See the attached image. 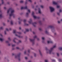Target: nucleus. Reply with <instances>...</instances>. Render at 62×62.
I'll return each instance as SVG.
<instances>
[{
	"mask_svg": "<svg viewBox=\"0 0 62 62\" xmlns=\"http://www.w3.org/2000/svg\"><path fill=\"white\" fill-rule=\"evenodd\" d=\"M45 62H48V60H45Z\"/></svg>",
	"mask_w": 62,
	"mask_h": 62,
	"instance_id": "24",
	"label": "nucleus"
},
{
	"mask_svg": "<svg viewBox=\"0 0 62 62\" xmlns=\"http://www.w3.org/2000/svg\"><path fill=\"white\" fill-rule=\"evenodd\" d=\"M56 47V45H54L53 47L49 49H48L46 50V53L47 54H51L52 52V51L53 50L54 48H55Z\"/></svg>",
	"mask_w": 62,
	"mask_h": 62,
	"instance_id": "2",
	"label": "nucleus"
},
{
	"mask_svg": "<svg viewBox=\"0 0 62 62\" xmlns=\"http://www.w3.org/2000/svg\"><path fill=\"white\" fill-rule=\"evenodd\" d=\"M3 27H1L0 28V29H1V30H2V29H3Z\"/></svg>",
	"mask_w": 62,
	"mask_h": 62,
	"instance_id": "18",
	"label": "nucleus"
},
{
	"mask_svg": "<svg viewBox=\"0 0 62 62\" xmlns=\"http://www.w3.org/2000/svg\"><path fill=\"white\" fill-rule=\"evenodd\" d=\"M39 30H41V28H40L39 29Z\"/></svg>",
	"mask_w": 62,
	"mask_h": 62,
	"instance_id": "49",
	"label": "nucleus"
},
{
	"mask_svg": "<svg viewBox=\"0 0 62 62\" xmlns=\"http://www.w3.org/2000/svg\"><path fill=\"white\" fill-rule=\"evenodd\" d=\"M25 59L26 60V59H27L28 58H27V57H25Z\"/></svg>",
	"mask_w": 62,
	"mask_h": 62,
	"instance_id": "44",
	"label": "nucleus"
},
{
	"mask_svg": "<svg viewBox=\"0 0 62 62\" xmlns=\"http://www.w3.org/2000/svg\"><path fill=\"white\" fill-rule=\"evenodd\" d=\"M7 22H9V20H7Z\"/></svg>",
	"mask_w": 62,
	"mask_h": 62,
	"instance_id": "58",
	"label": "nucleus"
},
{
	"mask_svg": "<svg viewBox=\"0 0 62 62\" xmlns=\"http://www.w3.org/2000/svg\"><path fill=\"white\" fill-rule=\"evenodd\" d=\"M62 12V10H60L59 11L60 12Z\"/></svg>",
	"mask_w": 62,
	"mask_h": 62,
	"instance_id": "42",
	"label": "nucleus"
},
{
	"mask_svg": "<svg viewBox=\"0 0 62 62\" xmlns=\"http://www.w3.org/2000/svg\"><path fill=\"white\" fill-rule=\"evenodd\" d=\"M60 7V6H59V5H57V8H59Z\"/></svg>",
	"mask_w": 62,
	"mask_h": 62,
	"instance_id": "29",
	"label": "nucleus"
},
{
	"mask_svg": "<svg viewBox=\"0 0 62 62\" xmlns=\"http://www.w3.org/2000/svg\"><path fill=\"white\" fill-rule=\"evenodd\" d=\"M29 30L31 31V29H30Z\"/></svg>",
	"mask_w": 62,
	"mask_h": 62,
	"instance_id": "55",
	"label": "nucleus"
},
{
	"mask_svg": "<svg viewBox=\"0 0 62 62\" xmlns=\"http://www.w3.org/2000/svg\"><path fill=\"white\" fill-rule=\"evenodd\" d=\"M28 62H31V61H29Z\"/></svg>",
	"mask_w": 62,
	"mask_h": 62,
	"instance_id": "59",
	"label": "nucleus"
},
{
	"mask_svg": "<svg viewBox=\"0 0 62 62\" xmlns=\"http://www.w3.org/2000/svg\"><path fill=\"white\" fill-rule=\"evenodd\" d=\"M16 48L17 49H19V47H17Z\"/></svg>",
	"mask_w": 62,
	"mask_h": 62,
	"instance_id": "45",
	"label": "nucleus"
},
{
	"mask_svg": "<svg viewBox=\"0 0 62 62\" xmlns=\"http://www.w3.org/2000/svg\"><path fill=\"white\" fill-rule=\"evenodd\" d=\"M8 39H9V40H10V37H9L8 38Z\"/></svg>",
	"mask_w": 62,
	"mask_h": 62,
	"instance_id": "36",
	"label": "nucleus"
},
{
	"mask_svg": "<svg viewBox=\"0 0 62 62\" xmlns=\"http://www.w3.org/2000/svg\"><path fill=\"white\" fill-rule=\"evenodd\" d=\"M8 45H9H9H10V44H8Z\"/></svg>",
	"mask_w": 62,
	"mask_h": 62,
	"instance_id": "62",
	"label": "nucleus"
},
{
	"mask_svg": "<svg viewBox=\"0 0 62 62\" xmlns=\"http://www.w3.org/2000/svg\"><path fill=\"white\" fill-rule=\"evenodd\" d=\"M15 45H12V47H14V46H15Z\"/></svg>",
	"mask_w": 62,
	"mask_h": 62,
	"instance_id": "40",
	"label": "nucleus"
},
{
	"mask_svg": "<svg viewBox=\"0 0 62 62\" xmlns=\"http://www.w3.org/2000/svg\"><path fill=\"white\" fill-rule=\"evenodd\" d=\"M54 35H56V33H54Z\"/></svg>",
	"mask_w": 62,
	"mask_h": 62,
	"instance_id": "51",
	"label": "nucleus"
},
{
	"mask_svg": "<svg viewBox=\"0 0 62 62\" xmlns=\"http://www.w3.org/2000/svg\"><path fill=\"white\" fill-rule=\"evenodd\" d=\"M29 14V13H26V16H27V15H28V14Z\"/></svg>",
	"mask_w": 62,
	"mask_h": 62,
	"instance_id": "27",
	"label": "nucleus"
},
{
	"mask_svg": "<svg viewBox=\"0 0 62 62\" xmlns=\"http://www.w3.org/2000/svg\"><path fill=\"white\" fill-rule=\"evenodd\" d=\"M49 8L50 9V11L51 12H53V11L54 10V8L52 7H50Z\"/></svg>",
	"mask_w": 62,
	"mask_h": 62,
	"instance_id": "4",
	"label": "nucleus"
},
{
	"mask_svg": "<svg viewBox=\"0 0 62 62\" xmlns=\"http://www.w3.org/2000/svg\"><path fill=\"white\" fill-rule=\"evenodd\" d=\"M45 33H46V34H47L48 32L47 31H45Z\"/></svg>",
	"mask_w": 62,
	"mask_h": 62,
	"instance_id": "26",
	"label": "nucleus"
},
{
	"mask_svg": "<svg viewBox=\"0 0 62 62\" xmlns=\"http://www.w3.org/2000/svg\"><path fill=\"white\" fill-rule=\"evenodd\" d=\"M57 14L58 15H59V14H60V13H57Z\"/></svg>",
	"mask_w": 62,
	"mask_h": 62,
	"instance_id": "43",
	"label": "nucleus"
},
{
	"mask_svg": "<svg viewBox=\"0 0 62 62\" xmlns=\"http://www.w3.org/2000/svg\"><path fill=\"white\" fill-rule=\"evenodd\" d=\"M15 58H18V57H19V55H16L15 56Z\"/></svg>",
	"mask_w": 62,
	"mask_h": 62,
	"instance_id": "14",
	"label": "nucleus"
},
{
	"mask_svg": "<svg viewBox=\"0 0 62 62\" xmlns=\"http://www.w3.org/2000/svg\"><path fill=\"white\" fill-rule=\"evenodd\" d=\"M28 11L29 12V13H30V10L29 9H28Z\"/></svg>",
	"mask_w": 62,
	"mask_h": 62,
	"instance_id": "19",
	"label": "nucleus"
},
{
	"mask_svg": "<svg viewBox=\"0 0 62 62\" xmlns=\"http://www.w3.org/2000/svg\"><path fill=\"white\" fill-rule=\"evenodd\" d=\"M29 40L30 41L32 42V43L33 44H34L35 43V41H34V40L32 39H30Z\"/></svg>",
	"mask_w": 62,
	"mask_h": 62,
	"instance_id": "7",
	"label": "nucleus"
},
{
	"mask_svg": "<svg viewBox=\"0 0 62 62\" xmlns=\"http://www.w3.org/2000/svg\"><path fill=\"white\" fill-rule=\"evenodd\" d=\"M47 43H53V42L51 40L47 41Z\"/></svg>",
	"mask_w": 62,
	"mask_h": 62,
	"instance_id": "8",
	"label": "nucleus"
},
{
	"mask_svg": "<svg viewBox=\"0 0 62 62\" xmlns=\"http://www.w3.org/2000/svg\"><path fill=\"white\" fill-rule=\"evenodd\" d=\"M19 29H21V28L20 27V28H19Z\"/></svg>",
	"mask_w": 62,
	"mask_h": 62,
	"instance_id": "57",
	"label": "nucleus"
},
{
	"mask_svg": "<svg viewBox=\"0 0 62 62\" xmlns=\"http://www.w3.org/2000/svg\"><path fill=\"white\" fill-rule=\"evenodd\" d=\"M57 55L58 56L59 55V53H57Z\"/></svg>",
	"mask_w": 62,
	"mask_h": 62,
	"instance_id": "25",
	"label": "nucleus"
},
{
	"mask_svg": "<svg viewBox=\"0 0 62 62\" xmlns=\"http://www.w3.org/2000/svg\"><path fill=\"white\" fill-rule=\"evenodd\" d=\"M59 61H61V60L60 59H59Z\"/></svg>",
	"mask_w": 62,
	"mask_h": 62,
	"instance_id": "48",
	"label": "nucleus"
},
{
	"mask_svg": "<svg viewBox=\"0 0 62 62\" xmlns=\"http://www.w3.org/2000/svg\"><path fill=\"white\" fill-rule=\"evenodd\" d=\"M30 52V50H28V53H29V52Z\"/></svg>",
	"mask_w": 62,
	"mask_h": 62,
	"instance_id": "46",
	"label": "nucleus"
},
{
	"mask_svg": "<svg viewBox=\"0 0 62 62\" xmlns=\"http://www.w3.org/2000/svg\"><path fill=\"white\" fill-rule=\"evenodd\" d=\"M26 53V51H25L24 52V54H25V53Z\"/></svg>",
	"mask_w": 62,
	"mask_h": 62,
	"instance_id": "52",
	"label": "nucleus"
},
{
	"mask_svg": "<svg viewBox=\"0 0 62 62\" xmlns=\"http://www.w3.org/2000/svg\"><path fill=\"white\" fill-rule=\"evenodd\" d=\"M2 4H3V0H2Z\"/></svg>",
	"mask_w": 62,
	"mask_h": 62,
	"instance_id": "54",
	"label": "nucleus"
},
{
	"mask_svg": "<svg viewBox=\"0 0 62 62\" xmlns=\"http://www.w3.org/2000/svg\"><path fill=\"white\" fill-rule=\"evenodd\" d=\"M34 56H36V54L34 53Z\"/></svg>",
	"mask_w": 62,
	"mask_h": 62,
	"instance_id": "37",
	"label": "nucleus"
},
{
	"mask_svg": "<svg viewBox=\"0 0 62 62\" xmlns=\"http://www.w3.org/2000/svg\"><path fill=\"white\" fill-rule=\"evenodd\" d=\"M15 38L13 40V41L14 42H16L15 41Z\"/></svg>",
	"mask_w": 62,
	"mask_h": 62,
	"instance_id": "33",
	"label": "nucleus"
},
{
	"mask_svg": "<svg viewBox=\"0 0 62 62\" xmlns=\"http://www.w3.org/2000/svg\"><path fill=\"white\" fill-rule=\"evenodd\" d=\"M38 39H38H39L38 38V39Z\"/></svg>",
	"mask_w": 62,
	"mask_h": 62,
	"instance_id": "64",
	"label": "nucleus"
},
{
	"mask_svg": "<svg viewBox=\"0 0 62 62\" xmlns=\"http://www.w3.org/2000/svg\"><path fill=\"white\" fill-rule=\"evenodd\" d=\"M34 39H36V38H37V36H35L34 37Z\"/></svg>",
	"mask_w": 62,
	"mask_h": 62,
	"instance_id": "34",
	"label": "nucleus"
},
{
	"mask_svg": "<svg viewBox=\"0 0 62 62\" xmlns=\"http://www.w3.org/2000/svg\"><path fill=\"white\" fill-rule=\"evenodd\" d=\"M27 2H32V0H26V1L25 2V3L26 4L27 3Z\"/></svg>",
	"mask_w": 62,
	"mask_h": 62,
	"instance_id": "10",
	"label": "nucleus"
},
{
	"mask_svg": "<svg viewBox=\"0 0 62 62\" xmlns=\"http://www.w3.org/2000/svg\"><path fill=\"white\" fill-rule=\"evenodd\" d=\"M53 4H54V5H56L57 4V3H56V2L54 1H53Z\"/></svg>",
	"mask_w": 62,
	"mask_h": 62,
	"instance_id": "11",
	"label": "nucleus"
},
{
	"mask_svg": "<svg viewBox=\"0 0 62 62\" xmlns=\"http://www.w3.org/2000/svg\"><path fill=\"white\" fill-rule=\"evenodd\" d=\"M11 30V28H9V29L7 28L6 29V31H9V30Z\"/></svg>",
	"mask_w": 62,
	"mask_h": 62,
	"instance_id": "13",
	"label": "nucleus"
},
{
	"mask_svg": "<svg viewBox=\"0 0 62 62\" xmlns=\"http://www.w3.org/2000/svg\"><path fill=\"white\" fill-rule=\"evenodd\" d=\"M10 12L11 14H9V16L10 17L13 15V17L14 18H15L16 17V16L15 15H13V13L15 12L14 10H13L12 8H11L7 11L8 13Z\"/></svg>",
	"mask_w": 62,
	"mask_h": 62,
	"instance_id": "1",
	"label": "nucleus"
},
{
	"mask_svg": "<svg viewBox=\"0 0 62 62\" xmlns=\"http://www.w3.org/2000/svg\"><path fill=\"white\" fill-rule=\"evenodd\" d=\"M16 34L15 35L16 36H17L18 37H19V38H21V37H20V36H18V35H20V34H21V32H17L16 33Z\"/></svg>",
	"mask_w": 62,
	"mask_h": 62,
	"instance_id": "5",
	"label": "nucleus"
},
{
	"mask_svg": "<svg viewBox=\"0 0 62 62\" xmlns=\"http://www.w3.org/2000/svg\"><path fill=\"white\" fill-rule=\"evenodd\" d=\"M27 6H26L25 7H22L21 8V9H27Z\"/></svg>",
	"mask_w": 62,
	"mask_h": 62,
	"instance_id": "9",
	"label": "nucleus"
},
{
	"mask_svg": "<svg viewBox=\"0 0 62 62\" xmlns=\"http://www.w3.org/2000/svg\"><path fill=\"white\" fill-rule=\"evenodd\" d=\"M6 43H8V41H6Z\"/></svg>",
	"mask_w": 62,
	"mask_h": 62,
	"instance_id": "39",
	"label": "nucleus"
},
{
	"mask_svg": "<svg viewBox=\"0 0 62 62\" xmlns=\"http://www.w3.org/2000/svg\"><path fill=\"white\" fill-rule=\"evenodd\" d=\"M35 10H37V9H35Z\"/></svg>",
	"mask_w": 62,
	"mask_h": 62,
	"instance_id": "61",
	"label": "nucleus"
},
{
	"mask_svg": "<svg viewBox=\"0 0 62 62\" xmlns=\"http://www.w3.org/2000/svg\"><path fill=\"white\" fill-rule=\"evenodd\" d=\"M0 36H1V37H2V34H0Z\"/></svg>",
	"mask_w": 62,
	"mask_h": 62,
	"instance_id": "47",
	"label": "nucleus"
},
{
	"mask_svg": "<svg viewBox=\"0 0 62 62\" xmlns=\"http://www.w3.org/2000/svg\"><path fill=\"white\" fill-rule=\"evenodd\" d=\"M11 24H13V21H11Z\"/></svg>",
	"mask_w": 62,
	"mask_h": 62,
	"instance_id": "23",
	"label": "nucleus"
},
{
	"mask_svg": "<svg viewBox=\"0 0 62 62\" xmlns=\"http://www.w3.org/2000/svg\"><path fill=\"white\" fill-rule=\"evenodd\" d=\"M2 17V15H0V18H1Z\"/></svg>",
	"mask_w": 62,
	"mask_h": 62,
	"instance_id": "31",
	"label": "nucleus"
},
{
	"mask_svg": "<svg viewBox=\"0 0 62 62\" xmlns=\"http://www.w3.org/2000/svg\"><path fill=\"white\" fill-rule=\"evenodd\" d=\"M4 34L5 35H6L7 34V33H6V31H4Z\"/></svg>",
	"mask_w": 62,
	"mask_h": 62,
	"instance_id": "32",
	"label": "nucleus"
},
{
	"mask_svg": "<svg viewBox=\"0 0 62 62\" xmlns=\"http://www.w3.org/2000/svg\"><path fill=\"white\" fill-rule=\"evenodd\" d=\"M53 26H48V28H52Z\"/></svg>",
	"mask_w": 62,
	"mask_h": 62,
	"instance_id": "20",
	"label": "nucleus"
},
{
	"mask_svg": "<svg viewBox=\"0 0 62 62\" xmlns=\"http://www.w3.org/2000/svg\"><path fill=\"white\" fill-rule=\"evenodd\" d=\"M1 53V51H0V53Z\"/></svg>",
	"mask_w": 62,
	"mask_h": 62,
	"instance_id": "63",
	"label": "nucleus"
},
{
	"mask_svg": "<svg viewBox=\"0 0 62 62\" xmlns=\"http://www.w3.org/2000/svg\"><path fill=\"white\" fill-rule=\"evenodd\" d=\"M61 22H62V19L61 20Z\"/></svg>",
	"mask_w": 62,
	"mask_h": 62,
	"instance_id": "60",
	"label": "nucleus"
},
{
	"mask_svg": "<svg viewBox=\"0 0 62 62\" xmlns=\"http://www.w3.org/2000/svg\"><path fill=\"white\" fill-rule=\"evenodd\" d=\"M40 7H41V8H44V6L42 5H41L40 6Z\"/></svg>",
	"mask_w": 62,
	"mask_h": 62,
	"instance_id": "22",
	"label": "nucleus"
},
{
	"mask_svg": "<svg viewBox=\"0 0 62 62\" xmlns=\"http://www.w3.org/2000/svg\"><path fill=\"white\" fill-rule=\"evenodd\" d=\"M0 40L1 41H2L4 40V39L0 38Z\"/></svg>",
	"mask_w": 62,
	"mask_h": 62,
	"instance_id": "15",
	"label": "nucleus"
},
{
	"mask_svg": "<svg viewBox=\"0 0 62 62\" xmlns=\"http://www.w3.org/2000/svg\"><path fill=\"white\" fill-rule=\"evenodd\" d=\"M23 22H26V20H24L23 21Z\"/></svg>",
	"mask_w": 62,
	"mask_h": 62,
	"instance_id": "38",
	"label": "nucleus"
},
{
	"mask_svg": "<svg viewBox=\"0 0 62 62\" xmlns=\"http://www.w3.org/2000/svg\"><path fill=\"white\" fill-rule=\"evenodd\" d=\"M19 43H21V42H22V41L21 40H19Z\"/></svg>",
	"mask_w": 62,
	"mask_h": 62,
	"instance_id": "35",
	"label": "nucleus"
},
{
	"mask_svg": "<svg viewBox=\"0 0 62 62\" xmlns=\"http://www.w3.org/2000/svg\"><path fill=\"white\" fill-rule=\"evenodd\" d=\"M20 3H23V0H21L20 1Z\"/></svg>",
	"mask_w": 62,
	"mask_h": 62,
	"instance_id": "17",
	"label": "nucleus"
},
{
	"mask_svg": "<svg viewBox=\"0 0 62 62\" xmlns=\"http://www.w3.org/2000/svg\"><path fill=\"white\" fill-rule=\"evenodd\" d=\"M42 40H44L45 39V38H44V37H42Z\"/></svg>",
	"mask_w": 62,
	"mask_h": 62,
	"instance_id": "28",
	"label": "nucleus"
},
{
	"mask_svg": "<svg viewBox=\"0 0 62 62\" xmlns=\"http://www.w3.org/2000/svg\"><path fill=\"white\" fill-rule=\"evenodd\" d=\"M38 12L40 14L41 13V10H40V9L39 8L38 9Z\"/></svg>",
	"mask_w": 62,
	"mask_h": 62,
	"instance_id": "12",
	"label": "nucleus"
},
{
	"mask_svg": "<svg viewBox=\"0 0 62 62\" xmlns=\"http://www.w3.org/2000/svg\"><path fill=\"white\" fill-rule=\"evenodd\" d=\"M4 9H6V7H4Z\"/></svg>",
	"mask_w": 62,
	"mask_h": 62,
	"instance_id": "53",
	"label": "nucleus"
},
{
	"mask_svg": "<svg viewBox=\"0 0 62 62\" xmlns=\"http://www.w3.org/2000/svg\"><path fill=\"white\" fill-rule=\"evenodd\" d=\"M59 49L60 50H62V47H60L59 48Z\"/></svg>",
	"mask_w": 62,
	"mask_h": 62,
	"instance_id": "30",
	"label": "nucleus"
},
{
	"mask_svg": "<svg viewBox=\"0 0 62 62\" xmlns=\"http://www.w3.org/2000/svg\"><path fill=\"white\" fill-rule=\"evenodd\" d=\"M21 18L20 17H19V18H18V20H20V19Z\"/></svg>",
	"mask_w": 62,
	"mask_h": 62,
	"instance_id": "50",
	"label": "nucleus"
},
{
	"mask_svg": "<svg viewBox=\"0 0 62 62\" xmlns=\"http://www.w3.org/2000/svg\"><path fill=\"white\" fill-rule=\"evenodd\" d=\"M60 21H58V23H60Z\"/></svg>",
	"mask_w": 62,
	"mask_h": 62,
	"instance_id": "56",
	"label": "nucleus"
},
{
	"mask_svg": "<svg viewBox=\"0 0 62 62\" xmlns=\"http://www.w3.org/2000/svg\"><path fill=\"white\" fill-rule=\"evenodd\" d=\"M32 19H30V21H28V22L30 24L31 23V24H32L33 25V26H35V23H32Z\"/></svg>",
	"mask_w": 62,
	"mask_h": 62,
	"instance_id": "3",
	"label": "nucleus"
},
{
	"mask_svg": "<svg viewBox=\"0 0 62 62\" xmlns=\"http://www.w3.org/2000/svg\"><path fill=\"white\" fill-rule=\"evenodd\" d=\"M39 52L40 53V54H41V52H40V50H39Z\"/></svg>",
	"mask_w": 62,
	"mask_h": 62,
	"instance_id": "41",
	"label": "nucleus"
},
{
	"mask_svg": "<svg viewBox=\"0 0 62 62\" xmlns=\"http://www.w3.org/2000/svg\"><path fill=\"white\" fill-rule=\"evenodd\" d=\"M26 31H27V32H28V31H29V30H28V29H26Z\"/></svg>",
	"mask_w": 62,
	"mask_h": 62,
	"instance_id": "21",
	"label": "nucleus"
},
{
	"mask_svg": "<svg viewBox=\"0 0 62 62\" xmlns=\"http://www.w3.org/2000/svg\"><path fill=\"white\" fill-rule=\"evenodd\" d=\"M32 15L33 16L34 19H36V18H37V17H36L35 16H34V12H32Z\"/></svg>",
	"mask_w": 62,
	"mask_h": 62,
	"instance_id": "6",
	"label": "nucleus"
},
{
	"mask_svg": "<svg viewBox=\"0 0 62 62\" xmlns=\"http://www.w3.org/2000/svg\"><path fill=\"white\" fill-rule=\"evenodd\" d=\"M16 30H13V33H15V32H16Z\"/></svg>",
	"mask_w": 62,
	"mask_h": 62,
	"instance_id": "16",
	"label": "nucleus"
}]
</instances>
